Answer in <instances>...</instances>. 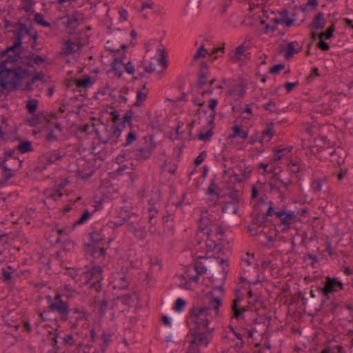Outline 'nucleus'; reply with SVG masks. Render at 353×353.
<instances>
[{"mask_svg":"<svg viewBox=\"0 0 353 353\" xmlns=\"http://www.w3.org/2000/svg\"><path fill=\"white\" fill-rule=\"evenodd\" d=\"M246 90L247 83L242 82L234 88L229 90L228 94L230 97L239 96L240 97H243L245 95Z\"/></svg>","mask_w":353,"mask_h":353,"instance_id":"412c9836","label":"nucleus"},{"mask_svg":"<svg viewBox=\"0 0 353 353\" xmlns=\"http://www.w3.org/2000/svg\"><path fill=\"white\" fill-rule=\"evenodd\" d=\"M285 68V64L283 63H280L276 65H274L269 69V72L272 74H277Z\"/></svg>","mask_w":353,"mask_h":353,"instance_id":"338daca9","label":"nucleus"},{"mask_svg":"<svg viewBox=\"0 0 353 353\" xmlns=\"http://www.w3.org/2000/svg\"><path fill=\"white\" fill-rule=\"evenodd\" d=\"M64 155H61L57 153L56 150L53 152H48L38 158L37 165L36 167L37 171H43L46 169L48 166L54 163L56 161L60 160Z\"/></svg>","mask_w":353,"mask_h":353,"instance_id":"6e6552de","label":"nucleus"},{"mask_svg":"<svg viewBox=\"0 0 353 353\" xmlns=\"http://www.w3.org/2000/svg\"><path fill=\"white\" fill-rule=\"evenodd\" d=\"M219 188L216 183V176L214 175L210 180V185L205 190L206 195H213L216 194V190H219Z\"/></svg>","mask_w":353,"mask_h":353,"instance_id":"a878e982","label":"nucleus"},{"mask_svg":"<svg viewBox=\"0 0 353 353\" xmlns=\"http://www.w3.org/2000/svg\"><path fill=\"white\" fill-rule=\"evenodd\" d=\"M103 270L99 265L92 266L88 271L83 272L85 275V284L88 285L92 280L103 279Z\"/></svg>","mask_w":353,"mask_h":353,"instance_id":"9b49d317","label":"nucleus"},{"mask_svg":"<svg viewBox=\"0 0 353 353\" xmlns=\"http://www.w3.org/2000/svg\"><path fill=\"white\" fill-rule=\"evenodd\" d=\"M130 219V216H128L127 217H124L122 219L119 220V221H109L106 226L110 229L115 230L123 225V223L127 221Z\"/></svg>","mask_w":353,"mask_h":353,"instance_id":"37998d69","label":"nucleus"},{"mask_svg":"<svg viewBox=\"0 0 353 353\" xmlns=\"http://www.w3.org/2000/svg\"><path fill=\"white\" fill-rule=\"evenodd\" d=\"M194 268L196 272L199 273V274H203L207 272V268L204 265V264L201 261H196L194 264Z\"/></svg>","mask_w":353,"mask_h":353,"instance_id":"13d9d810","label":"nucleus"},{"mask_svg":"<svg viewBox=\"0 0 353 353\" xmlns=\"http://www.w3.org/2000/svg\"><path fill=\"white\" fill-rule=\"evenodd\" d=\"M30 75L31 73L29 69L23 68L21 64L1 70L0 87L5 89L8 85H10L11 90H16L19 88L20 82Z\"/></svg>","mask_w":353,"mask_h":353,"instance_id":"f03ea898","label":"nucleus"},{"mask_svg":"<svg viewBox=\"0 0 353 353\" xmlns=\"http://www.w3.org/2000/svg\"><path fill=\"white\" fill-rule=\"evenodd\" d=\"M16 139L19 141L16 150H17L21 154H26L34 151V148L30 141L21 139L19 137H16Z\"/></svg>","mask_w":353,"mask_h":353,"instance_id":"6ab92c4d","label":"nucleus"},{"mask_svg":"<svg viewBox=\"0 0 353 353\" xmlns=\"http://www.w3.org/2000/svg\"><path fill=\"white\" fill-rule=\"evenodd\" d=\"M189 343L190 345L185 353H201L199 345L195 343V339L190 340Z\"/></svg>","mask_w":353,"mask_h":353,"instance_id":"a18cd8bd","label":"nucleus"},{"mask_svg":"<svg viewBox=\"0 0 353 353\" xmlns=\"http://www.w3.org/2000/svg\"><path fill=\"white\" fill-rule=\"evenodd\" d=\"M148 205H150V207L148 209V211L149 212L148 216H152V219H155L157 214L159 213V210L157 209V208L154 207V202L152 201V199H150L148 201Z\"/></svg>","mask_w":353,"mask_h":353,"instance_id":"0e129e2a","label":"nucleus"},{"mask_svg":"<svg viewBox=\"0 0 353 353\" xmlns=\"http://www.w3.org/2000/svg\"><path fill=\"white\" fill-rule=\"evenodd\" d=\"M77 46L74 41L68 39L64 41V48L62 50V54L64 55H70L74 53L75 50L74 47Z\"/></svg>","mask_w":353,"mask_h":353,"instance_id":"bb28decb","label":"nucleus"},{"mask_svg":"<svg viewBox=\"0 0 353 353\" xmlns=\"http://www.w3.org/2000/svg\"><path fill=\"white\" fill-rule=\"evenodd\" d=\"M316 291L318 294L322 295V298L321 299V303L319 304V307H315L314 308V311L311 312H308V316L314 317L317 315L318 312L321 311V310L324 307L325 304V301L330 299V296L332 292H330L324 287H316Z\"/></svg>","mask_w":353,"mask_h":353,"instance_id":"f8f14e48","label":"nucleus"},{"mask_svg":"<svg viewBox=\"0 0 353 353\" xmlns=\"http://www.w3.org/2000/svg\"><path fill=\"white\" fill-rule=\"evenodd\" d=\"M208 296H211L210 300L209 306L196 307L193 306L188 311V314L186 318H190L192 319V322L194 323V327H197L199 330H208L210 324V320L208 319V311L212 308L215 311L216 315H218L219 312V307L222 304V300L221 298L214 297L212 292L208 293Z\"/></svg>","mask_w":353,"mask_h":353,"instance_id":"f257e3e1","label":"nucleus"},{"mask_svg":"<svg viewBox=\"0 0 353 353\" xmlns=\"http://www.w3.org/2000/svg\"><path fill=\"white\" fill-rule=\"evenodd\" d=\"M215 89L223 90V85H216L214 87H210L209 86L208 89L204 90L203 88L202 90H201V91L199 93H200V94L202 97H205L206 95H212L214 93V90Z\"/></svg>","mask_w":353,"mask_h":353,"instance_id":"3c124183","label":"nucleus"},{"mask_svg":"<svg viewBox=\"0 0 353 353\" xmlns=\"http://www.w3.org/2000/svg\"><path fill=\"white\" fill-rule=\"evenodd\" d=\"M92 216V213L88 209H85L81 216L73 223V228L77 225H82L85 223Z\"/></svg>","mask_w":353,"mask_h":353,"instance_id":"2f4dec72","label":"nucleus"},{"mask_svg":"<svg viewBox=\"0 0 353 353\" xmlns=\"http://www.w3.org/2000/svg\"><path fill=\"white\" fill-rule=\"evenodd\" d=\"M72 297L70 293H61L56 292L53 298V302H51L48 305V310L50 312H57L61 315L63 321L69 320L68 315L70 311L68 299Z\"/></svg>","mask_w":353,"mask_h":353,"instance_id":"7ed1b4c3","label":"nucleus"},{"mask_svg":"<svg viewBox=\"0 0 353 353\" xmlns=\"http://www.w3.org/2000/svg\"><path fill=\"white\" fill-rule=\"evenodd\" d=\"M70 311H72V314L77 315L76 316L74 317V319L76 320V321L88 320L86 317L87 312L85 310H80L78 307H76L70 310Z\"/></svg>","mask_w":353,"mask_h":353,"instance_id":"58836bf2","label":"nucleus"},{"mask_svg":"<svg viewBox=\"0 0 353 353\" xmlns=\"http://www.w3.org/2000/svg\"><path fill=\"white\" fill-rule=\"evenodd\" d=\"M98 249V245H94L92 243L83 244V251L85 252L86 254L90 255L94 259H99V253Z\"/></svg>","mask_w":353,"mask_h":353,"instance_id":"5701e85b","label":"nucleus"},{"mask_svg":"<svg viewBox=\"0 0 353 353\" xmlns=\"http://www.w3.org/2000/svg\"><path fill=\"white\" fill-rule=\"evenodd\" d=\"M214 330V328H208V330L203 331V330H199L197 327H193L189 329L186 338L191 336L192 339H195V343L198 345H203L207 347L212 341Z\"/></svg>","mask_w":353,"mask_h":353,"instance_id":"423d86ee","label":"nucleus"},{"mask_svg":"<svg viewBox=\"0 0 353 353\" xmlns=\"http://www.w3.org/2000/svg\"><path fill=\"white\" fill-rule=\"evenodd\" d=\"M326 23L327 21L324 17V14L322 12H319L314 17L312 22L308 25L307 28L314 30H323L325 28Z\"/></svg>","mask_w":353,"mask_h":353,"instance_id":"dca6fc26","label":"nucleus"},{"mask_svg":"<svg viewBox=\"0 0 353 353\" xmlns=\"http://www.w3.org/2000/svg\"><path fill=\"white\" fill-rule=\"evenodd\" d=\"M96 124H93V128L94 130V133L98 137L101 143L103 144L110 143L112 147L115 146L118 143L121 141V136L122 133V128L121 126H117V125H112L110 128V133L106 139H101L99 136V131L97 128H95Z\"/></svg>","mask_w":353,"mask_h":353,"instance_id":"0eeeda50","label":"nucleus"},{"mask_svg":"<svg viewBox=\"0 0 353 353\" xmlns=\"http://www.w3.org/2000/svg\"><path fill=\"white\" fill-rule=\"evenodd\" d=\"M282 172V168L279 166H272L270 169L268 170V174H272V176H270L268 179H276L280 181L281 185L285 188V190L286 191H288L289 190V185L292 184V181L290 178L288 179H282L280 176L281 172Z\"/></svg>","mask_w":353,"mask_h":353,"instance_id":"ddd939ff","label":"nucleus"},{"mask_svg":"<svg viewBox=\"0 0 353 353\" xmlns=\"http://www.w3.org/2000/svg\"><path fill=\"white\" fill-rule=\"evenodd\" d=\"M0 167V186L3 187L7 185L8 180L14 176V171L13 168H10L8 165H4L1 163Z\"/></svg>","mask_w":353,"mask_h":353,"instance_id":"2eb2a0df","label":"nucleus"},{"mask_svg":"<svg viewBox=\"0 0 353 353\" xmlns=\"http://www.w3.org/2000/svg\"><path fill=\"white\" fill-rule=\"evenodd\" d=\"M34 53L32 51L29 55L23 56V60L20 61V63L26 65L28 68H33L34 63H32L33 56Z\"/></svg>","mask_w":353,"mask_h":353,"instance_id":"de8ad7c7","label":"nucleus"},{"mask_svg":"<svg viewBox=\"0 0 353 353\" xmlns=\"http://www.w3.org/2000/svg\"><path fill=\"white\" fill-rule=\"evenodd\" d=\"M139 241H143L147 237V231L145 226L139 227L133 234Z\"/></svg>","mask_w":353,"mask_h":353,"instance_id":"c03bdc74","label":"nucleus"},{"mask_svg":"<svg viewBox=\"0 0 353 353\" xmlns=\"http://www.w3.org/2000/svg\"><path fill=\"white\" fill-rule=\"evenodd\" d=\"M320 76L321 74L319 68L316 66L313 67L312 68L309 75L305 77V81L307 82V83L310 84L316 79V77H319Z\"/></svg>","mask_w":353,"mask_h":353,"instance_id":"e433bc0d","label":"nucleus"},{"mask_svg":"<svg viewBox=\"0 0 353 353\" xmlns=\"http://www.w3.org/2000/svg\"><path fill=\"white\" fill-rule=\"evenodd\" d=\"M88 239L90 242L94 245H99L102 241H105V234L103 232V228L99 230L95 226L92 227V232L89 233Z\"/></svg>","mask_w":353,"mask_h":353,"instance_id":"f3484780","label":"nucleus"},{"mask_svg":"<svg viewBox=\"0 0 353 353\" xmlns=\"http://www.w3.org/2000/svg\"><path fill=\"white\" fill-rule=\"evenodd\" d=\"M266 183L270 188L269 192H277L279 194L278 198L280 200V202H284L287 197L284 191L281 190L279 184L281 183H280V181L276 179H268V181Z\"/></svg>","mask_w":353,"mask_h":353,"instance_id":"4468645a","label":"nucleus"},{"mask_svg":"<svg viewBox=\"0 0 353 353\" xmlns=\"http://www.w3.org/2000/svg\"><path fill=\"white\" fill-rule=\"evenodd\" d=\"M338 19L332 21V24L328 26L325 30L320 32V39L325 40H330L334 36L336 31V23Z\"/></svg>","mask_w":353,"mask_h":353,"instance_id":"4be33fe9","label":"nucleus"},{"mask_svg":"<svg viewBox=\"0 0 353 353\" xmlns=\"http://www.w3.org/2000/svg\"><path fill=\"white\" fill-rule=\"evenodd\" d=\"M119 286L120 290H128L129 288L130 283L126 281V275L124 272H122V276L119 279Z\"/></svg>","mask_w":353,"mask_h":353,"instance_id":"e2e57ef3","label":"nucleus"},{"mask_svg":"<svg viewBox=\"0 0 353 353\" xmlns=\"http://www.w3.org/2000/svg\"><path fill=\"white\" fill-rule=\"evenodd\" d=\"M74 82L79 92H81V88L86 89L92 86L94 83L93 79L88 75L83 76L82 79H74Z\"/></svg>","mask_w":353,"mask_h":353,"instance_id":"aec40b11","label":"nucleus"},{"mask_svg":"<svg viewBox=\"0 0 353 353\" xmlns=\"http://www.w3.org/2000/svg\"><path fill=\"white\" fill-rule=\"evenodd\" d=\"M251 217L252 218L251 225L256 228H263V222L261 221L260 211L259 210H254L251 213Z\"/></svg>","mask_w":353,"mask_h":353,"instance_id":"cd10ccee","label":"nucleus"},{"mask_svg":"<svg viewBox=\"0 0 353 353\" xmlns=\"http://www.w3.org/2000/svg\"><path fill=\"white\" fill-rule=\"evenodd\" d=\"M323 287L330 292L334 293L339 292L344 290V285L342 281L337 277H331L327 276L323 282Z\"/></svg>","mask_w":353,"mask_h":353,"instance_id":"9d476101","label":"nucleus"},{"mask_svg":"<svg viewBox=\"0 0 353 353\" xmlns=\"http://www.w3.org/2000/svg\"><path fill=\"white\" fill-rule=\"evenodd\" d=\"M20 46H18V43L14 41L13 44L8 46L4 50H1L0 52V57H5L6 55H8L10 52L15 53L17 52V48H19Z\"/></svg>","mask_w":353,"mask_h":353,"instance_id":"a19ab883","label":"nucleus"},{"mask_svg":"<svg viewBox=\"0 0 353 353\" xmlns=\"http://www.w3.org/2000/svg\"><path fill=\"white\" fill-rule=\"evenodd\" d=\"M170 217L171 215L168 212L162 216L163 233L168 236H173L174 234V219Z\"/></svg>","mask_w":353,"mask_h":353,"instance_id":"a211bd4d","label":"nucleus"},{"mask_svg":"<svg viewBox=\"0 0 353 353\" xmlns=\"http://www.w3.org/2000/svg\"><path fill=\"white\" fill-rule=\"evenodd\" d=\"M303 49V46L299 45L296 41L288 42L287 46H281L280 52H285L284 58L289 60L294 57L295 54L300 52Z\"/></svg>","mask_w":353,"mask_h":353,"instance_id":"1a4fd4ad","label":"nucleus"},{"mask_svg":"<svg viewBox=\"0 0 353 353\" xmlns=\"http://www.w3.org/2000/svg\"><path fill=\"white\" fill-rule=\"evenodd\" d=\"M207 157V152L205 151L201 152L199 155L195 158L194 161V163L195 166L197 167L200 164H201Z\"/></svg>","mask_w":353,"mask_h":353,"instance_id":"774afa93","label":"nucleus"},{"mask_svg":"<svg viewBox=\"0 0 353 353\" xmlns=\"http://www.w3.org/2000/svg\"><path fill=\"white\" fill-rule=\"evenodd\" d=\"M83 13L79 10L74 11L72 14H69L70 19L76 24H77V23H79L80 20L81 21V22L83 21Z\"/></svg>","mask_w":353,"mask_h":353,"instance_id":"bf43d9fd","label":"nucleus"},{"mask_svg":"<svg viewBox=\"0 0 353 353\" xmlns=\"http://www.w3.org/2000/svg\"><path fill=\"white\" fill-rule=\"evenodd\" d=\"M41 115L43 117L44 120L46 121L48 124L53 125L54 123L51 122V120H57L59 119L57 114L54 112H43Z\"/></svg>","mask_w":353,"mask_h":353,"instance_id":"49530a36","label":"nucleus"},{"mask_svg":"<svg viewBox=\"0 0 353 353\" xmlns=\"http://www.w3.org/2000/svg\"><path fill=\"white\" fill-rule=\"evenodd\" d=\"M102 281L103 279L93 280V281H91L90 283H88L90 288L94 289L97 293L101 292L102 289Z\"/></svg>","mask_w":353,"mask_h":353,"instance_id":"864d4df0","label":"nucleus"},{"mask_svg":"<svg viewBox=\"0 0 353 353\" xmlns=\"http://www.w3.org/2000/svg\"><path fill=\"white\" fill-rule=\"evenodd\" d=\"M187 302L183 298L179 297L174 303L173 310L175 312L180 313L183 310L185 306L186 305Z\"/></svg>","mask_w":353,"mask_h":353,"instance_id":"4c0bfd02","label":"nucleus"},{"mask_svg":"<svg viewBox=\"0 0 353 353\" xmlns=\"http://www.w3.org/2000/svg\"><path fill=\"white\" fill-rule=\"evenodd\" d=\"M63 193L58 188H54L50 190V193L48 194L47 198L52 199L54 201H57L59 199L63 196Z\"/></svg>","mask_w":353,"mask_h":353,"instance_id":"603ef678","label":"nucleus"},{"mask_svg":"<svg viewBox=\"0 0 353 353\" xmlns=\"http://www.w3.org/2000/svg\"><path fill=\"white\" fill-rule=\"evenodd\" d=\"M322 185L323 184L321 180H316L313 179L311 182L310 187L314 192H319L321 191Z\"/></svg>","mask_w":353,"mask_h":353,"instance_id":"69168bd1","label":"nucleus"},{"mask_svg":"<svg viewBox=\"0 0 353 353\" xmlns=\"http://www.w3.org/2000/svg\"><path fill=\"white\" fill-rule=\"evenodd\" d=\"M274 123L270 122L268 124L267 128L263 131V136H268L270 139H271L274 135L275 132L274 130Z\"/></svg>","mask_w":353,"mask_h":353,"instance_id":"052dcab7","label":"nucleus"},{"mask_svg":"<svg viewBox=\"0 0 353 353\" xmlns=\"http://www.w3.org/2000/svg\"><path fill=\"white\" fill-rule=\"evenodd\" d=\"M110 109H112V111H108V112L112 116V121L114 123L113 125H117V123L121 120L120 117V114L117 110H116L113 105L109 106Z\"/></svg>","mask_w":353,"mask_h":353,"instance_id":"8fccbe9b","label":"nucleus"},{"mask_svg":"<svg viewBox=\"0 0 353 353\" xmlns=\"http://www.w3.org/2000/svg\"><path fill=\"white\" fill-rule=\"evenodd\" d=\"M245 46H244L243 43H242L237 46L234 52H232L230 54V58L234 63L240 61L242 60V56L245 53Z\"/></svg>","mask_w":353,"mask_h":353,"instance_id":"b1692460","label":"nucleus"},{"mask_svg":"<svg viewBox=\"0 0 353 353\" xmlns=\"http://www.w3.org/2000/svg\"><path fill=\"white\" fill-rule=\"evenodd\" d=\"M228 196L232 199L233 203L239 204L241 199L239 195V190L235 188L232 187L230 189V192L228 194Z\"/></svg>","mask_w":353,"mask_h":353,"instance_id":"09e8293b","label":"nucleus"},{"mask_svg":"<svg viewBox=\"0 0 353 353\" xmlns=\"http://www.w3.org/2000/svg\"><path fill=\"white\" fill-rule=\"evenodd\" d=\"M232 134L229 135L230 139H235L237 137L245 139L248 137V131L243 130L240 125H235L232 128Z\"/></svg>","mask_w":353,"mask_h":353,"instance_id":"393cba45","label":"nucleus"},{"mask_svg":"<svg viewBox=\"0 0 353 353\" xmlns=\"http://www.w3.org/2000/svg\"><path fill=\"white\" fill-rule=\"evenodd\" d=\"M95 303H98L99 304V313L100 315L103 316L106 313V308L108 305V301L105 299L103 300H98L95 299Z\"/></svg>","mask_w":353,"mask_h":353,"instance_id":"680f3d73","label":"nucleus"},{"mask_svg":"<svg viewBox=\"0 0 353 353\" xmlns=\"http://www.w3.org/2000/svg\"><path fill=\"white\" fill-rule=\"evenodd\" d=\"M326 41L327 40L320 39L316 43V48L323 52L328 51L330 49V46Z\"/></svg>","mask_w":353,"mask_h":353,"instance_id":"5fc2aeb1","label":"nucleus"},{"mask_svg":"<svg viewBox=\"0 0 353 353\" xmlns=\"http://www.w3.org/2000/svg\"><path fill=\"white\" fill-rule=\"evenodd\" d=\"M300 210L293 211L288 209L286 205H283L281 210H278L276 217L280 220L282 232H287L292 228V223L299 220Z\"/></svg>","mask_w":353,"mask_h":353,"instance_id":"20e7f679","label":"nucleus"},{"mask_svg":"<svg viewBox=\"0 0 353 353\" xmlns=\"http://www.w3.org/2000/svg\"><path fill=\"white\" fill-rule=\"evenodd\" d=\"M214 134L213 129H209L205 132L201 131L198 134V139L203 141H210Z\"/></svg>","mask_w":353,"mask_h":353,"instance_id":"79ce46f5","label":"nucleus"},{"mask_svg":"<svg viewBox=\"0 0 353 353\" xmlns=\"http://www.w3.org/2000/svg\"><path fill=\"white\" fill-rule=\"evenodd\" d=\"M205 245L208 251L212 252L219 247L220 242H217L213 239H208L206 240Z\"/></svg>","mask_w":353,"mask_h":353,"instance_id":"6e6d98bb","label":"nucleus"},{"mask_svg":"<svg viewBox=\"0 0 353 353\" xmlns=\"http://www.w3.org/2000/svg\"><path fill=\"white\" fill-rule=\"evenodd\" d=\"M34 21L37 25L44 28H49L51 26L50 23L44 19V17L41 13L34 14Z\"/></svg>","mask_w":353,"mask_h":353,"instance_id":"473e14b6","label":"nucleus"},{"mask_svg":"<svg viewBox=\"0 0 353 353\" xmlns=\"http://www.w3.org/2000/svg\"><path fill=\"white\" fill-rule=\"evenodd\" d=\"M55 242L57 243H61L64 245L68 246V250L70 249V248H74L76 245V243L71 239H70L68 235H64L62 236V237H58Z\"/></svg>","mask_w":353,"mask_h":353,"instance_id":"7c9ffc66","label":"nucleus"},{"mask_svg":"<svg viewBox=\"0 0 353 353\" xmlns=\"http://www.w3.org/2000/svg\"><path fill=\"white\" fill-rule=\"evenodd\" d=\"M39 101L37 99H30L27 101L26 108L28 113L34 114L38 108Z\"/></svg>","mask_w":353,"mask_h":353,"instance_id":"c9c22d12","label":"nucleus"},{"mask_svg":"<svg viewBox=\"0 0 353 353\" xmlns=\"http://www.w3.org/2000/svg\"><path fill=\"white\" fill-rule=\"evenodd\" d=\"M137 138L138 136L137 133L130 130V131L126 135L125 142L121 145V147L124 148L130 145L133 142H134L137 139Z\"/></svg>","mask_w":353,"mask_h":353,"instance_id":"c756f323","label":"nucleus"},{"mask_svg":"<svg viewBox=\"0 0 353 353\" xmlns=\"http://www.w3.org/2000/svg\"><path fill=\"white\" fill-rule=\"evenodd\" d=\"M13 27H18V30L25 35L30 36L32 33V32L30 31V28H28L26 23H22L20 19L13 25Z\"/></svg>","mask_w":353,"mask_h":353,"instance_id":"ea45409f","label":"nucleus"},{"mask_svg":"<svg viewBox=\"0 0 353 353\" xmlns=\"http://www.w3.org/2000/svg\"><path fill=\"white\" fill-rule=\"evenodd\" d=\"M317 6V0H307L305 4L300 6V10L303 12H306L310 10H315Z\"/></svg>","mask_w":353,"mask_h":353,"instance_id":"72a5a7b5","label":"nucleus"},{"mask_svg":"<svg viewBox=\"0 0 353 353\" xmlns=\"http://www.w3.org/2000/svg\"><path fill=\"white\" fill-rule=\"evenodd\" d=\"M29 37H30V39L32 40V42L30 43V47H31L32 50H37V51L40 50L41 48H37V40L39 37V35L37 33V32H32Z\"/></svg>","mask_w":353,"mask_h":353,"instance_id":"4d7b16f0","label":"nucleus"},{"mask_svg":"<svg viewBox=\"0 0 353 353\" xmlns=\"http://www.w3.org/2000/svg\"><path fill=\"white\" fill-rule=\"evenodd\" d=\"M208 54V51L205 48L204 44H202L196 50V52L194 54L191 65H194V62L200 58H204Z\"/></svg>","mask_w":353,"mask_h":353,"instance_id":"c85d7f7f","label":"nucleus"},{"mask_svg":"<svg viewBox=\"0 0 353 353\" xmlns=\"http://www.w3.org/2000/svg\"><path fill=\"white\" fill-rule=\"evenodd\" d=\"M6 59L4 60H2L0 62V71L3 70H7L8 68L7 67V63H12L16 64L17 62L14 58V56L13 54H8V55H6Z\"/></svg>","mask_w":353,"mask_h":353,"instance_id":"f704fd0d","label":"nucleus"},{"mask_svg":"<svg viewBox=\"0 0 353 353\" xmlns=\"http://www.w3.org/2000/svg\"><path fill=\"white\" fill-rule=\"evenodd\" d=\"M216 81V78L210 75L208 63L205 61H201L197 72V81L196 85L198 90H202L207 85L210 87H213Z\"/></svg>","mask_w":353,"mask_h":353,"instance_id":"39448f33","label":"nucleus"}]
</instances>
